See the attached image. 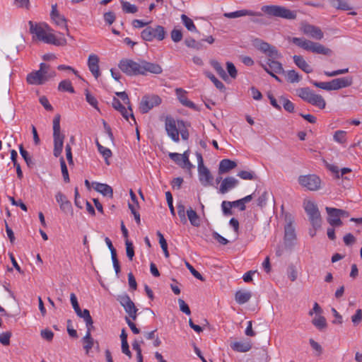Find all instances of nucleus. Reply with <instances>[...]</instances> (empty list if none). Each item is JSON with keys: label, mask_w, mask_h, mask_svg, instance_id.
<instances>
[{"label": "nucleus", "mask_w": 362, "mask_h": 362, "mask_svg": "<svg viewBox=\"0 0 362 362\" xmlns=\"http://www.w3.org/2000/svg\"><path fill=\"white\" fill-rule=\"evenodd\" d=\"M252 45L257 49L267 55V62L266 65L271 71H274L276 74L285 73L282 64L276 60L281 57V54L274 46L269 45L259 38L254 39L252 40Z\"/></svg>", "instance_id": "nucleus-1"}, {"label": "nucleus", "mask_w": 362, "mask_h": 362, "mask_svg": "<svg viewBox=\"0 0 362 362\" xmlns=\"http://www.w3.org/2000/svg\"><path fill=\"white\" fill-rule=\"evenodd\" d=\"M30 33L33 35V39L42 41L47 44H51L57 46L66 45L67 42L65 37H60L57 38L52 33H47V30H50L47 24L35 23L33 21H28Z\"/></svg>", "instance_id": "nucleus-2"}, {"label": "nucleus", "mask_w": 362, "mask_h": 362, "mask_svg": "<svg viewBox=\"0 0 362 362\" xmlns=\"http://www.w3.org/2000/svg\"><path fill=\"white\" fill-rule=\"evenodd\" d=\"M297 95L306 103L317 107L321 110L325 108L326 102L324 98L315 93L313 90L306 87L296 90Z\"/></svg>", "instance_id": "nucleus-3"}, {"label": "nucleus", "mask_w": 362, "mask_h": 362, "mask_svg": "<svg viewBox=\"0 0 362 362\" xmlns=\"http://www.w3.org/2000/svg\"><path fill=\"white\" fill-rule=\"evenodd\" d=\"M261 11L269 17H277L288 20L296 19V11L282 6L265 5L261 7Z\"/></svg>", "instance_id": "nucleus-4"}, {"label": "nucleus", "mask_w": 362, "mask_h": 362, "mask_svg": "<svg viewBox=\"0 0 362 362\" xmlns=\"http://www.w3.org/2000/svg\"><path fill=\"white\" fill-rule=\"evenodd\" d=\"M291 41L293 44L298 46L299 47L313 53L321 54L324 55H330L332 53V50L327 47H325L324 45L304 38L293 37Z\"/></svg>", "instance_id": "nucleus-5"}, {"label": "nucleus", "mask_w": 362, "mask_h": 362, "mask_svg": "<svg viewBox=\"0 0 362 362\" xmlns=\"http://www.w3.org/2000/svg\"><path fill=\"white\" fill-rule=\"evenodd\" d=\"M60 119L59 114L56 115L53 119V154L55 157H59L62 154L64 146V135L60 131Z\"/></svg>", "instance_id": "nucleus-6"}, {"label": "nucleus", "mask_w": 362, "mask_h": 362, "mask_svg": "<svg viewBox=\"0 0 362 362\" xmlns=\"http://www.w3.org/2000/svg\"><path fill=\"white\" fill-rule=\"evenodd\" d=\"M49 69V65L41 63L40 69L33 71L28 74L26 80L29 84L31 85H42L48 81L47 76Z\"/></svg>", "instance_id": "nucleus-7"}, {"label": "nucleus", "mask_w": 362, "mask_h": 362, "mask_svg": "<svg viewBox=\"0 0 362 362\" xmlns=\"http://www.w3.org/2000/svg\"><path fill=\"white\" fill-rule=\"evenodd\" d=\"M165 30L162 25L148 26L142 30L141 37L144 40L148 42H151L155 39L161 41L165 37Z\"/></svg>", "instance_id": "nucleus-8"}, {"label": "nucleus", "mask_w": 362, "mask_h": 362, "mask_svg": "<svg viewBox=\"0 0 362 362\" xmlns=\"http://www.w3.org/2000/svg\"><path fill=\"white\" fill-rule=\"evenodd\" d=\"M118 66L127 76H137L142 73L141 71V60L135 62L130 59H122L120 60Z\"/></svg>", "instance_id": "nucleus-9"}, {"label": "nucleus", "mask_w": 362, "mask_h": 362, "mask_svg": "<svg viewBox=\"0 0 362 362\" xmlns=\"http://www.w3.org/2000/svg\"><path fill=\"white\" fill-rule=\"evenodd\" d=\"M298 181L301 187L310 191H317L321 187V179L315 174L300 175Z\"/></svg>", "instance_id": "nucleus-10"}, {"label": "nucleus", "mask_w": 362, "mask_h": 362, "mask_svg": "<svg viewBox=\"0 0 362 362\" xmlns=\"http://www.w3.org/2000/svg\"><path fill=\"white\" fill-rule=\"evenodd\" d=\"M161 102V98L157 95H145L142 97L139 105L140 112L147 113L154 107L158 106Z\"/></svg>", "instance_id": "nucleus-11"}, {"label": "nucleus", "mask_w": 362, "mask_h": 362, "mask_svg": "<svg viewBox=\"0 0 362 362\" xmlns=\"http://www.w3.org/2000/svg\"><path fill=\"white\" fill-rule=\"evenodd\" d=\"M117 300L119 302L121 305L124 308L126 313L129 315L133 320H135L137 317L138 309L136 308L134 302L131 300L128 294L124 293L117 296Z\"/></svg>", "instance_id": "nucleus-12"}, {"label": "nucleus", "mask_w": 362, "mask_h": 362, "mask_svg": "<svg viewBox=\"0 0 362 362\" xmlns=\"http://www.w3.org/2000/svg\"><path fill=\"white\" fill-rule=\"evenodd\" d=\"M51 19L53 21L56 26L66 30V35L70 38H73L69 34V30L67 25V20L64 15H62L57 10V4L52 6V11L50 13Z\"/></svg>", "instance_id": "nucleus-13"}, {"label": "nucleus", "mask_w": 362, "mask_h": 362, "mask_svg": "<svg viewBox=\"0 0 362 362\" xmlns=\"http://www.w3.org/2000/svg\"><path fill=\"white\" fill-rule=\"evenodd\" d=\"M165 127L168 135L175 142H179V128L175 120L170 116H167L165 120Z\"/></svg>", "instance_id": "nucleus-14"}, {"label": "nucleus", "mask_w": 362, "mask_h": 362, "mask_svg": "<svg viewBox=\"0 0 362 362\" xmlns=\"http://www.w3.org/2000/svg\"><path fill=\"white\" fill-rule=\"evenodd\" d=\"M169 157L182 168L190 169L192 167V164L189 160L188 151H185L182 154L178 153H170Z\"/></svg>", "instance_id": "nucleus-15"}, {"label": "nucleus", "mask_w": 362, "mask_h": 362, "mask_svg": "<svg viewBox=\"0 0 362 362\" xmlns=\"http://www.w3.org/2000/svg\"><path fill=\"white\" fill-rule=\"evenodd\" d=\"M353 83L351 76L334 78L329 81V91L337 90L344 88L349 87Z\"/></svg>", "instance_id": "nucleus-16"}, {"label": "nucleus", "mask_w": 362, "mask_h": 362, "mask_svg": "<svg viewBox=\"0 0 362 362\" xmlns=\"http://www.w3.org/2000/svg\"><path fill=\"white\" fill-rule=\"evenodd\" d=\"M141 75H146L148 73L160 74L163 72L162 67L156 63L148 62L146 60H141Z\"/></svg>", "instance_id": "nucleus-17"}, {"label": "nucleus", "mask_w": 362, "mask_h": 362, "mask_svg": "<svg viewBox=\"0 0 362 362\" xmlns=\"http://www.w3.org/2000/svg\"><path fill=\"white\" fill-rule=\"evenodd\" d=\"M301 30L304 34L317 40H321L324 37V34L320 28L308 23L303 24Z\"/></svg>", "instance_id": "nucleus-18"}, {"label": "nucleus", "mask_w": 362, "mask_h": 362, "mask_svg": "<svg viewBox=\"0 0 362 362\" xmlns=\"http://www.w3.org/2000/svg\"><path fill=\"white\" fill-rule=\"evenodd\" d=\"M296 240V235L295 228L290 221L284 227V243L286 246L291 247L293 245Z\"/></svg>", "instance_id": "nucleus-19"}, {"label": "nucleus", "mask_w": 362, "mask_h": 362, "mask_svg": "<svg viewBox=\"0 0 362 362\" xmlns=\"http://www.w3.org/2000/svg\"><path fill=\"white\" fill-rule=\"evenodd\" d=\"M176 95L180 103L187 107L192 109L194 110H199L197 105L191 100H188L186 94L187 91L183 90L181 88H178L175 89Z\"/></svg>", "instance_id": "nucleus-20"}, {"label": "nucleus", "mask_w": 362, "mask_h": 362, "mask_svg": "<svg viewBox=\"0 0 362 362\" xmlns=\"http://www.w3.org/2000/svg\"><path fill=\"white\" fill-rule=\"evenodd\" d=\"M198 172L199 181L203 186L206 187L212 184L213 177L206 166H198Z\"/></svg>", "instance_id": "nucleus-21"}, {"label": "nucleus", "mask_w": 362, "mask_h": 362, "mask_svg": "<svg viewBox=\"0 0 362 362\" xmlns=\"http://www.w3.org/2000/svg\"><path fill=\"white\" fill-rule=\"evenodd\" d=\"M223 16L228 18H239V17L245 16H262V12H257V11H253L252 10L243 9V10L235 11L233 12L225 13L223 14Z\"/></svg>", "instance_id": "nucleus-22"}, {"label": "nucleus", "mask_w": 362, "mask_h": 362, "mask_svg": "<svg viewBox=\"0 0 362 362\" xmlns=\"http://www.w3.org/2000/svg\"><path fill=\"white\" fill-rule=\"evenodd\" d=\"M98 63L99 58L96 54L89 55L88 59V69L95 78H98L100 75Z\"/></svg>", "instance_id": "nucleus-23"}, {"label": "nucleus", "mask_w": 362, "mask_h": 362, "mask_svg": "<svg viewBox=\"0 0 362 362\" xmlns=\"http://www.w3.org/2000/svg\"><path fill=\"white\" fill-rule=\"evenodd\" d=\"M93 185L94 189L98 192L102 194L105 197L112 198L113 189L110 185L105 183H100L97 182H93Z\"/></svg>", "instance_id": "nucleus-24"}, {"label": "nucleus", "mask_w": 362, "mask_h": 362, "mask_svg": "<svg viewBox=\"0 0 362 362\" xmlns=\"http://www.w3.org/2000/svg\"><path fill=\"white\" fill-rule=\"evenodd\" d=\"M238 184V180L233 177H226L220 186L219 191L221 194L228 192L231 189L236 187Z\"/></svg>", "instance_id": "nucleus-25"}, {"label": "nucleus", "mask_w": 362, "mask_h": 362, "mask_svg": "<svg viewBox=\"0 0 362 362\" xmlns=\"http://www.w3.org/2000/svg\"><path fill=\"white\" fill-rule=\"evenodd\" d=\"M295 64L306 74L313 72V68L310 66L304 58L300 55H294L293 57Z\"/></svg>", "instance_id": "nucleus-26"}, {"label": "nucleus", "mask_w": 362, "mask_h": 362, "mask_svg": "<svg viewBox=\"0 0 362 362\" xmlns=\"http://www.w3.org/2000/svg\"><path fill=\"white\" fill-rule=\"evenodd\" d=\"M81 341L86 355L89 354L90 349L93 348L95 345H98V346H99V343L95 341L91 335H89V333L88 334H85L82 338Z\"/></svg>", "instance_id": "nucleus-27"}, {"label": "nucleus", "mask_w": 362, "mask_h": 362, "mask_svg": "<svg viewBox=\"0 0 362 362\" xmlns=\"http://www.w3.org/2000/svg\"><path fill=\"white\" fill-rule=\"evenodd\" d=\"M325 209L328 214L327 221L332 226H340L342 225V221L339 216H338L337 213L332 211V209H335V208L327 206Z\"/></svg>", "instance_id": "nucleus-28"}, {"label": "nucleus", "mask_w": 362, "mask_h": 362, "mask_svg": "<svg viewBox=\"0 0 362 362\" xmlns=\"http://www.w3.org/2000/svg\"><path fill=\"white\" fill-rule=\"evenodd\" d=\"M251 297L252 293L249 291L239 290L235 294V300L240 305L247 303Z\"/></svg>", "instance_id": "nucleus-29"}, {"label": "nucleus", "mask_w": 362, "mask_h": 362, "mask_svg": "<svg viewBox=\"0 0 362 362\" xmlns=\"http://www.w3.org/2000/svg\"><path fill=\"white\" fill-rule=\"evenodd\" d=\"M236 166L237 164L235 161L230 159H223L219 163L218 173L219 174L226 173Z\"/></svg>", "instance_id": "nucleus-30"}, {"label": "nucleus", "mask_w": 362, "mask_h": 362, "mask_svg": "<svg viewBox=\"0 0 362 362\" xmlns=\"http://www.w3.org/2000/svg\"><path fill=\"white\" fill-rule=\"evenodd\" d=\"M112 107L119 111L124 119L129 120L130 116V112L129 107L127 109L121 103L119 99L114 98L112 103Z\"/></svg>", "instance_id": "nucleus-31"}, {"label": "nucleus", "mask_w": 362, "mask_h": 362, "mask_svg": "<svg viewBox=\"0 0 362 362\" xmlns=\"http://www.w3.org/2000/svg\"><path fill=\"white\" fill-rule=\"evenodd\" d=\"M186 214L192 226L195 227H199L200 226V218L192 207H189L186 210Z\"/></svg>", "instance_id": "nucleus-32"}, {"label": "nucleus", "mask_w": 362, "mask_h": 362, "mask_svg": "<svg viewBox=\"0 0 362 362\" xmlns=\"http://www.w3.org/2000/svg\"><path fill=\"white\" fill-rule=\"evenodd\" d=\"M233 350L238 352H247L252 348L250 342L235 341L230 344Z\"/></svg>", "instance_id": "nucleus-33"}, {"label": "nucleus", "mask_w": 362, "mask_h": 362, "mask_svg": "<svg viewBox=\"0 0 362 362\" xmlns=\"http://www.w3.org/2000/svg\"><path fill=\"white\" fill-rule=\"evenodd\" d=\"M312 324L320 331L326 329L327 326L326 318L322 315H315L312 320Z\"/></svg>", "instance_id": "nucleus-34"}, {"label": "nucleus", "mask_w": 362, "mask_h": 362, "mask_svg": "<svg viewBox=\"0 0 362 362\" xmlns=\"http://www.w3.org/2000/svg\"><path fill=\"white\" fill-rule=\"evenodd\" d=\"M83 320L86 322V326L87 328L86 334H88L89 333V335H91V332L94 329L93 327V320L90 315V312L87 309L83 310Z\"/></svg>", "instance_id": "nucleus-35"}, {"label": "nucleus", "mask_w": 362, "mask_h": 362, "mask_svg": "<svg viewBox=\"0 0 362 362\" xmlns=\"http://www.w3.org/2000/svg\"><path fill=\"white\" fill-rule=\"evenodd\" d=\"M96 146L98 148V150L99 153L103 156V157L105 158V163L107 165H110V162L108 159L112 156V153L110 148H106L103 146H102L98 140L95 141Z\"/></svg>", "instance_id": "nucleus-36"}, {"label": "nucleus", "mask_w": 362, "mask_h": 362, "mask_svg": "<svg viewBox=\"0 0 362 362\" xmlns=\"http://www.w3.org/2000/svg\"><path fill=\"white\" fill-rule=\"evenodd\" d=\"M177 125L179 128V134H181V137L183 140H187L189 136L187 127L189 124L185 123L182 120H178Z\"/></svg>", "instance_id": "nucleus-37"}, {"label": "nucleus", "mask_w": 362, "mask_h": 362, "mask_svg": "<svg viewBox=\"0 0 362 362\" xmlns=\"http://www.w3.org/2000/svg\"><path fill=\"white\" fill-rule=\"evenodd\" d=\"M211 65L212 67L216 70L217 74L224 80L227 81L228 78V75L226 74V71H224L223 68L221 65V64L216 61V60H211L210 62Z\"/></svg>", "instance_id": "nucleus-38"}, {"label": "nucleus", "mask_w": 362, "mask_h": 362, "mask_svg": "<svg viewBox=\"0 0 362 362\" xmlns=\"http://www.w3.org/2000/svg\"><path fill=\"white\" fill-rule=\"evenodd\" d=\"M204 74L207 78H209L212 81V83L214 84L216 88L223 92L225 91L226 87L224 84L221 81H220L217 78H216V76L212 73L206 71H204Z\"/></svg>", "instance_id": "nucleus-39"}, {"label": "nucleus", "mask_w": 362, "mask_h": 362, "mask_svg": "<svg viewBox=\"0 0 362 362\" xmlns=\"http://www.w3.org/2000/svg\"><path fill=\"white\" fill-rule=\"evenodd\" d=\"M70 300H71V303L73 308H74V311L76 312V315L78 317L83 319V316H84L83 310H81V309L79 306V304L78 303L77 298L74 293H71L70 295Z\"/></svg>", "instance_id": "nucleus-40"}, {"label": "nucleus", "mask_w": 362, "mask_h": 362, "mask_svg": "<svg viewBox=\"0 0 362 362\" xmlns=\"http://www.w3.org/2000/svg\"><path fill=\"white\" fill-rule=\"evenodd\" d=\"M116 95L118 97L120 98V99L124 102V103L125 105H127L128 106L129 110L130 112V113H129L130 116H131L132 119L134 120V122H136L134 116L133 115V110H132V106L130 105V101H129L128 95L124 91H123V92H117Z\"/></svg>", "instance_id": "nucleus-41"}, {"label": "nucleus", "mask_w": 362, "mask_h": 362, "mask_svg": "<svg viewBox=\"0 0 362 362\" xmlns=\"http://www.w3.org/2000/svg\"><path fill=\"white\" fill-rule=\"evenodd\" d=\"M58 89L60 91L69 92L71 93H74L75 92L74 88L72 86V83H71V81H69V80L62 81L59 83Z\"/></svg>", "instance_id": "nucleus-42"}, {"label": "nucleus", "mask_w": 362, "mask_h": 362, "mask_svg": "<svg viewBox=\"0 0 362 362\" xmlns=\"http://www.w3.org/2000/svg\"><path fill=\"white\" fill-rule=\"evenodd\" d=\"M286 77L287 81L291 83H298L302 78L301 76L293 69L289 70L286 73Z\"/></svg>", "instance_id": "nucleus-43"}, {"label": "nucleus", "mask_w": 362, "mask_h": 362, "mask_svg": "<svg viewBox=\"0 0 362 362\" xmlns=\"http://www.w3.org/2000/svg\"><path fill=\"white\" fill-rule=\"evenodd\" d=\"M308 218L311 225L313 226L315 230H317L320 228L322 219L320 212H317L315 214H311L308 216Z\"/></svg>", "instance_id": "nucleus-44"}, {"label": "nucleus", "mask_w": 362, "mask_h": 362, "mask_svg": "<svg viewBox=\"0 0 362 362\" xmlns=\"http://www.w3.org/2000/svg\"><path fill=\"white\" fill-rule=\"evenodd\" d=\"M181 19L182 23L189 31L197 32V28L191 18H189L185 14H182Z\"/></svg>", "instance_id": "nucleus-45"}, {"label": "nucleus", "mask_w": 362, "mask_h": 362, "mask_svg": "<svg viewBox=\"0 0 362 362\" xmlns=\"http://www.w3.org/2000/svg\"><path fill=\"white\" fill-rule=\"evenodd\" d=\"M122 8L126 13H135L138 11V8L134 4H132L128 1H121Z\"/></svg>", "instance_id": "nucleus-46"}, {"label": "nucleus", "mask_w": 362, "mask_h": 362, "mask_svg": "<svg viewBox=\"0 0 362 362\" xmlns=\"http://www.w3.org/2000/svg\"><path fill=\"white\" fill-rule=\"evenodd\" d=\"M280 102L282 103L284 110L288 112H293L295 109L294 104L288 99L284 96L279 98Z\"/></svg>", "instance_id": "nucleus-47"}, {"label": "nucleus", "mask_w": 362, "mask_h": 362, "mask_svg": "<svg viewBox=\"0 0 362 362\" xmlns=\"http://www.w3.org/2000/svg\"><path fill=\"white\" fill-rule=\"evenodd\" d=\"M304 209L308 216L320 212L317 205L315 204L314 202L310 201H308L306 203H305Z\"/></svg>", "instance_id": "nucleus-48"}, {"label": "nucleus", "mask_w": 362, "mask_h": 362, "mask_svg": "<svg viewBox=\"0 0 362 362\" xmlns=\"http://www.w3.org/2000/svg\"><path fill=\"white\" fill-rule=\"evenodd\" d=\"M177 214L182 223H187L186 211L184 204L182 202L177 204Z\"/></svg>", "instance_id": "nucleus-49"}, {"label": "nucleus", "mask_w": 362, "mask_h": 362, "mask_svg": "<svg viewBox=\"0 0 362 362\" xmlns=\"http://www.w3.org/2000/svg\"><path fill=\"white\" fill-rule=\"evenodd\" d=\"M346 132L343 130H337L334 132L333 139L339 144H344L346 141Z\"/></svg>", "instance_id": "nucleus-50"}, {"label": "nucleus", "mask_w": 362, "mask_h": 362, "mask_svg": "<svg viewBox=\"0 0 362 362\" xmlns=\"http://www.w3.org/2000/svg\"><path fill=\"white\" fill-rule=\"evenodd\" d=\"M85 95L86 101L94 108L98 110V100L94 95H93L88 89L85 90Z\"/></svg>", "instance_id": "nucleus-51"}, {"label": "nucleus", "mask_w": 362, "mask_h": 362, "mask_svg": "<svg viewBox=\"0 0 362 362\" xmlns=\"http://www.w3.org/2000/svg\"><path fill=\"white\" fill-rule=\"evenodd\" d=\"M60 166H61L62 173V176H63L64 182H69L70 181L69 175L66 164L65 160L63 157L60 158Z\"/></svg>", "instance_id": "nucleus-52"}, {"label": "nucleus", "mask_w": 362, "mask_h": 362, "mask_svg": "<svg viewBox=\"0 0 362 362\" xmlns=\"http://www.w3.org/2000/svg\"><path fill=\"white\" fill-rule=\"evenodd\" d=\"M125 245H126V253L127 256L129 258L130 261L133 259V257L134 256V250L133 243L129 241L128 239L125 241Z\"/></svg>", "instance_id": "nucleus-53"}, {"label": "nucleus", "mask_w": 362, "mask_h": 362, "mask_svg": "<svg viewBox=\"0 0 362 362\" xmlns=\"http://www.w3.org/2000/svg\"><path fill=\"white\" fill-rule=\"evenodd\" d=\"M238 176H239L243 180H252L256 178L255 173L252 171L247 170H241L238 173Z\"/></svg>", "instance_id": "nucleus-54"}, {"label": "nucleus", "mask_w": 362, "mask_h": 362, "mask_svg": "<svg viewBox=\"0 0 362 362\" xmlns=\"http://www.w3.org/2000/svg\"><path fill=\"white\" fill-rule=\"evenodd\" d=\"M165 197H166V200H167V203H168V205L170 214L173 216H175V208H174V206H173V195L170 193V192H165Z\"/></svg>", "instance_id": "nucleus-55"}, {"label": "nucleus", "mask_w": 362, "mask_h": 362, "mask_svg": "<svg viewBox=\"0 0 362 362\" xmlns=\"http://www.w3.org/2000/svg\"><path fill=\"white\" fill-rule=\"evenodd\" d=\"M11 335L12 334L11 332H5L0 334V343L4 346L9 345Z\"/></svg>", "instance_id": "nucleus-56"}, {"label": "nucleus", "mask_w": 362, "mask_h": 362, "mask_svg": "<svg viewBox=\"0 0 362 362\" xmlns=\"http://www.w3.org/2000/svg\"><path fill=\"white\" fill-rule=\"evenodd\" d=\"M226 69H227L228 74L230 75V76L232 78H235L237 77L238 71H237L235 65L232 62H226Z\"/></svg>", "instance_id": "nucleus-57"}, {"label": "nucleus", "mask_w": 362, "mask_h": 362, "mask_svg": "<svg viewBox=\"0 0 362 362\" xmlns=\"http://www.w3.org/2000/svg\"><path fill=\"white\" fill-rule=\"evenodd\" d=\"M230 202L228 201H223L221 203V208L223 211V214L225 216L232 215L233 211L231 210L232 206H230Z\"/></svg>", "instance_id": "nucleus-58"}, {"label": "nucleus", "mask_w": 362, "mask_h": 362, "mask_svg": "<svg viewBox=\"0 0 362 362\" xmlns=\"http://www.w3.org/2000/svg\"><path fill=\"white\" fill-rule=\"evenodd\" d=\"M19 151L21 156L23 158L25 161L26 162L27 165L30 166L31 164H33L32 159L30 156H29L28 152L24 149L23 146L21 145L19 146Z\"/></svg>", "instance_id": "nucleus-59"}, {"label": "nucleus", "mask_w": 362, "mask_h": 362, "mask_svg": "<svg viewBox=\"0 0 362 362\" xmlns=\"http://www.w3.org/2000/svg\"><path fill=\"white\" fill-rule=\"evenodd\" d=\"M185 265H186L187 268L189 270L191 274L195 278H197V279H199L202 281H204L205 280L204 278L202 276V275L199 272H197L189 262H186Z\"/></svg>", "instance_id": "nucleus-60"}, {"label": "nucleus", "mask_w": 362, "mask_h": 362, "mask_svg": "<svg viewBox=\"0 0 362 362\" xmlns=\"http://www.w3.org/2000/svg\"><path fill=\"white\" fill-rule=\"evenodd\" d=\"M60 209L64 214H73V208L70 201H67L65 203H62L59 205Z\"/></svg>", "instance_id": "nucleus-61"}, {"label": "nucleus", "mask_w": 362, "mask_h": 362, "mask_svg": "<svg viewBox=\"0 0 362 362\" xmlns=\"http://www.w3.org/2000/svg\"><path fill=\"white\" fill-rule=\"evenodd\" d=\"M172 40L175 42H178L182 39V33L180 30L173 29L170 33Z\"/></svg>", "instance_id": "nucleus-62"}, {"label": "nucleus", "mask_w": 362, "mask_h": 362, "mask_svg": "<svg viewBox=\"0 0 362 362\" xmlns=\"http://www.w3.org/2000/svg\"><path fill=\"white\" fill-rule=\"evenodd\" d=\"M333 5L338 9L347 11L349 9V6L346 1L342 0H332Z\"/></svg>", "instance_id": "nucleus-63"}, {"label": "nucleus", "mask_w": 362, "mask_h": 362, "mask_svg": "<svg viewBox=\"0 0 362 362\" xmlns=\"http://www.w3.org/2000/svg\"><path fill=\"white\" fill-rule=\"evenodd\" d=\"M351 321L354 325H358L362 321V310L357 309L356 313L351 317Z\"/></svg>", "instance_id": "nucleus-64"}]
</instances>
